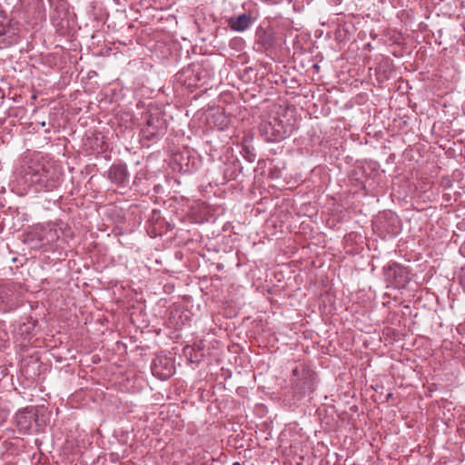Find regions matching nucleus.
I'll use <instances>...</instances> for the list:
<instances>
[{
    "label": "nucleus",
    "mask_w": 465,
    "mask_h": 465,
    "mask_svg": "<svg viewBox=\"0 0 465 465\" xmlns=\"http://www.w3.org/2000/svg\"><path fill=\"white\" fill-rule=\"evenodd\" d=\"M30 183L38 191L51 192L55 190L62 183V172L53 163H35L29 167L26 173Z\"/></svg>",
    "instance_id": "nucleus-1"
},
{
    "label": "nucleus",
    "mask_w": 465,
    "mask_h": 465,
    "mask_svg": "<svg viewBox=\"0 0 465 465\" xmlns=\"http://www.w3.org/2000/svg\"><path fill=\"white\" fill-rule=\"evenodd\" d=\"M259 129L266 141L278 142L289 136L293 127L292 124H284L281 119L273 118L272 121L262 124Z\"/></svg>",
    "instance_id": "nucleus-2"
},
{
    "label": "nucleus",
    "mask_w": 465,
    "mask_h": 465,
    "mask_svg": "<svg viewBox=\"0 0 465 465\" xmlns=\"http://www.w3.org/2000/svg\"><path fill=\"white\" fill-rule=\"evenodd\" d=\"M33 237L32 241L35 239L37 241V244L34 245V247H37L38 245L44 246L53 244L59 239L60 233L54 226L48 225L47 227H42L35 230Z\"/></svg>",
    "instance_id": "nucleus-3"
},
{
    "label": "nucleus",
    "mask_w": 465,
    "mask_h": 465,
    "mask_svg": "<svg viewBox=\"0 0 465 465\" xmlns=\"http://www.w3.org/2000/svg\"><path fill=\"white\" fill-rule=\"evenodd\" d=\"M15 42V33L8 26L7 18L4 11L0 10V43L4 45H10Z\"/></svg>",
    "instance_id": "nucleus-4"
},
{
    "label": "nucleus",
    "mask_w": 465,
    "mask_h": 465,
    "mask_svg": "<svg viewBox=\"0 0 465 465\" xmlns=\"http://www.w3.org/2000/svg\"><path fill=\"white\" fill-rule=\"evenodd\" d=\"M109 179L117 184H124L129 178V173L126 164H114L108 172Z\"/></svg>",
    "instance_id": "nucleus-5"
},
{
    "label": "nucleus",
    "mask_w": 465,
    "mask_h": 465,
    "mask_svg": "<svg viewBox=\"0 0 465 465\" xmlns=\"http://www.w3.org/2000/svg\"><path fill=\"white\" fill-rule=\"evenodd\" d=\"M199 69L200 68L195 69L194 67L183 69L179 77L180 79L184 78L185 84L189 86H198L202 84Z\"/></svg>",
    "instance_id": "nucleus-6"
},
{
    "label": "nucleus",
    "mask_w": 465,
    "mask_h": 465,
    "mask_svg": "<svg viewBox=\"0 0 465 465\" xmlns=\"http://www.w3.org/2000/svg\"><path fill=\"white\" fill-rule=\"evenodd\" d=\"M251 25V16L246 14L240 15L237 17H232L229 20L230 27L237 32H242L246 30Z\"/></svg>",
    "instance_id": "nucleus-7"
},
{
    "label": "nucleus",
    "mask_w": 465,
    "mask_h": 465,
    "mask_svg": "<svg viewBox=\"0 0 465 465\" xmlns=\"http://www.w3.org/2000/svg\"><path fill=\"white\" fill-rule=\"evenodd\" d=\"M34 415L29 411H20L16 414V423L21 430L28 431L32 425Z\"/></svg>",
    "instance_id": "nucleus-8"
},
{
    "label": "nucleus",
    "mask_w": 465,
    "mask_h": 465,
    "mask_svg": "<svg viewBox=\"0 0 465 465\" xmlns=\"http://www.w3.org/2000/svg\"><path fill=\"white\" fill-rule=\"evenodd\" d=\"M155 122L158 123L159 119L150 118L147 121V128L143 130L144 133H148V137H153L154 135H158L162 133V130L155 124Z\"/></svg>",
    "instance_id": "nucleus-9"
},
{
    "label": "nucleus",
    "mask_w": 465,
    "mask_h": 465,
    "mask_svg": "<svg viewBox=\"0 0 465 465\" xmlns=\"http://www.w3.org/2000/svg\"><path fill=\"white\" fill-rule=\"evenodd\" d=\"M405 269L398 264H393L389 267V270L387 272V277H394V278H402L405 274Z\"/></svg>",
    "instance_id": "nucleus-10"
},
{
    "label": "nucleus",
    "mask_w": 465,
    "mask_h": 465,
    "mask_svg": "<svg viewBox=\"0 0 465 465\" xmlns=\"http://www.w3.org/2000/svg\"><path fill=\"white\" fill-rule=\"evenodd\" d=\"M300 372H301V370H300V368H299V367H296V368H294V369L292 370V374H293V376H295V377H299Z\"/></svg>",
    "instance_id": "nucleus-11"
},
{
    "label": "nucleus",
    "mask_w": 465,
    "mask_h": 465,
    "mask_svg": "<svg viewBox=\"0 0 465 465\" xmlns=\"http://www.w3.org/2000/svg\"><path fill=\"white\" fill-rule=\"evenodd\" d=\"M157 369H158L157 363H156V361H154L153 366V374H155V375H157V374H158V371H157Z\"/></svg>",
    "instance_id": "nucleus-12"
},
{
    "label": "nucleus",
    "mask_w": 465,
    "mask_h": 465,
    "mask_svg": "<svg viewBox=\"0 0 465 465\" xmlns=\"http://www.w3.org/2000/svg\"><path fill=\"white\" fill-rule=\"evenodd\" d=\"M406 282V279L401 280L398 283H396L397 287H400L401 284H403Z\"/></svg>",
    "instance_id": "nucleus-13"
},
{
    "label": "nucleus",
    "mask_w": 465,
    "mask_h": 465,
    "mask_svg": "<svg viewBox=\"0 0 465 465\" xmlns=\"http://www.w3.org/2000/svg\"><path fill=\"white\" fill-rule=\"evenodd\" d=\"M5 420V415H0V426L3 424Z\"/></svg>",
    "instance_id": "nucleus-14"
},
{
    "label": "nucleus",
    "mask_w": 465,
    "mask_h": 465,
    "mask_svg": "<svg viewBox=\"0 0 465 465\" xmlns=\"http://www.w3.org/2000/svg\"><path fill=\"white\" fill-rule=\"evenodd\" d=\"M170 375H171V371H170L168 373L163 374V379H166V378H167V377H169Z\"/></svg>",
    "instance_id": "nucleus-15"
},
{
    "label": "nucleus",
    "mask_w": 465,
    "mask_h": 465,
    "mask_svg": "<svg viewBox=\"0 0 465 465\" xmlns=\"http://www.w3.org/2000/svg\"><path fill=\"white\" fill-rule=\"evenodd\" d=\"M398 232H399V231H398V229H393V230L391 231V234H397V233H398Z\"/></svg>",
    "instance_id": "nucleus-16"
},
{
    "label": "nucleus",
    "mask_w": 465,
    "mask_h": 465,
    "mask_svg": "<svg viewBox=\"0 0 465 465\" xmlns=\"http://www.w3.org/2000/svg\"><path fill=\"white\" fill-rule=\"evenodd\" d=\"M233 465H240L238 462L234 463Z\"/></svg>",
    "instance_id": "nucleus-17"
}]
</instances>
